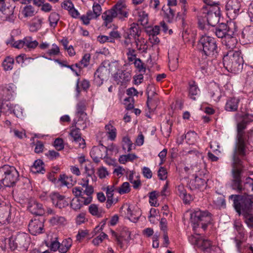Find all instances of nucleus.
Listing matches in <instances>:
<instances>
[{
    "label": "nucleus",
    "instance_id": "nucleus-31",
    "mask_svg": "<svg viewBox=\"0 0 253 253\" xmlns=\"http://www.w3.org/2000/svg\"><path fill=\"white\" fill-rule=\"evenodd\" d=\"M70 205L72 209L77 211L80 210L85 204H84V199H82L81 197L75 196L71 201Z\"/></svg>",
    "mask_w": 253,
    "mask_h": 253
},
{
    "label": "nucleus",
    "instance_id": "nucleus-21",
    "mask_svg": "<svg viewBox=\"0 0 253 253\" xmlns=\"http://www.w3.org/2000/svg\"><path fill=\"white\" fill-rule=\"evenodd\" d=\"M133 14L137 21L143 26H146L148 23V14L143 9L138 8L134 10Z\"/></svg>",
    "mask_w": 253,
    "mask_h": 253
},
{
    "label": "nucleus",
    "instance_id": "nucleus-40",
    "mask_svg": "<svg viewBox=\"0 0 253 253\" xmlns=\"http://www.w3.org/2000/svg\"><path fill=\"white\" fill-rule=\"evenodd\" d=\"M88 12L90 13V16H92L94 19H96L102 13L101 6L99 4L94 2L92 6V11L88 10Z\"/></svg>",
    "mask_w": 253,
    "mask_h": 253
},
{
    "label": "nucleus",
    "instance_id": "nucleus-44",
    "mask_svg": "<svg viewBox=\"0 0 253 253\" xmlns=\"http://www.w3.org/2000/svg\"><path fill=\"white\" fill-rule=\"evenodd\" d=\"M247 226L251 229H253V214L251 211H248L242 214Z\"/></svg>",
    "mask_w": 253,
    "mask_h": 253
},
{
    "label": "nucleus",
    "instance_id": "nucleus-47",
    "mask_svg": "<svg viewBox=\"0 0 253 253\" xmlns=\"http://www.w3.org/2000/svg\"><path fill=\"white\" fill-rule=\"evenodd\" d=\"M174 17L175 11L170 7H168V8L165 10V19L168 22L171 23L174 20Z\"/></svg>",
    "mask_w": 253,
    "mask_h": 253
},
{
    "label": "nucleus",
    "instance_id": "nucleus-35",
    "mask_svg": "<svg viewBox=\"0 0 253 253\" xmlns=\"http://www.w3.org/2000/svg\"><path fill=\"white\" fill-rule=\"evenodd\" d=\"M43 162L41 160H38L35 161L33 165L31 167V171L34 173H43L44 169L42 167Z\"/></svg>",
    "mask_w": 253,
    "mask_h": 253
},
{
    "label": "nucleus",
    "instance_id": "nucleus-41",
    "mask_svg": "<svg viewBox=\"0 0 253 253\" xmlns=\"http://www.w3.org/2000/svg\"><path fill=\"white\" fill-rule=\"evenodd\" d=\"M43 18L36 17L33 19V21L30 26V30L32 32H36L42 27Z\"/></svg>",
    "mask_w": 253,
    "mask_h": 253
},
{
    "label": "nucleus",
    "instance_id": "nucleus-62",
    "mask_svg": "<svg viewBox=\"0 0 253 253\" xmlns=\"http://www.w3.org/2000/svg\"><path fill=\"white\" fill-rule=\"evenodd\" d=\"M134 64L136 68L140 72H145V68L144 66V64L139 58L135 59L134 61Z\"/></svg>",
    "mask_w": 253,
    "mask_h": 253
},
{
    "label": "nucleus",
    "instance_id": "nucleus-11",
    "mask_svg": "<svg viewBox=\"0 0 253 253\" xmlns=\"http://www.w3.org/2000/svg\"><path fill=\"white\" fill-rule=\"evenodd\" d=\"M110 65L111 63L109 61H104L95 72L94 80L97 85L102 84L103 82L109 77L110 72L109 68Z\"/></svg>",
    "mask_w": 253,
    "mask_h": 253
},
{
    "label": "nucleus",
    "instance_id": "nucleus-51",
    "mask_svg": "<svg viewBox=\"0 0 253 253\" xmlns=\"http://www.w3.org/2000/svg\"><path fill=\"white\" fill-rule=\"evenodd\" d=\"M13 63L14 59L13 58L7 57L5 58L2 63L4 70L8 71L11 70L13 68Z\"/></svg>",
    "mask_w": 253,
    "mask_h": 253
},
{
    "label": "nucleus",
    "instance_id": "nucleus-8",
    "mask_svg": "<svg viewBox=\"0 0 253 253\" xmlns=\"http://www.w3.org/2000/svg\"><path fill=\"white\" fill-rule=\"evenodd\" d=\"M199 44L203 47V51L205 55L215 57L218 54V46L216 40L206 35L201 37Z\"/></svg>",
    "mask_w": 253,
    "mask_h": 253
},
{
    "label": "nucleus",
    "instance_id": "nucleus-64",
    "mask_svg": "<svg viewBox=\"0 0 253 253\" xmlns=\"http://www.w3.org/2000/svg\"><path fill=\"white\" fill-rule=\"evenodd\" d=\"M115 189L114 185H109L103 188L104 191L106 192L107 198L113 197L114 191Z\"/></svg>",
    "mask_w": 253,
    "mask_h": 253
},
{
    "label": "nucleus",
    "instance_id": "nucleus-46",
    "mask_svg": "<svg viewBox=\"0 0 253 253\" xmlns=\"http://www.w3.org/2000/svg\"><path fill=\"white\" fill-rule=\"evenodd\" d=\"M137 158L136 155L134 154H128L127 155H123L119 158V161L121 164H125L127 162H132Z\"/></svg>",
    "mask_w": 253,
    "mask_h": 253
},
{
    "label": "nucleus",
    "instance_id": "nucleus-53",
    "mask_svg": "<svg viewBox=\"0 0 253 253\" xmlns=\"http://www.w3.org/2000/svg\"><path fill=\"white\" fill-rule=\"evenodd\" d=\"M49 221L52 225L63 224L66 222V219L63 216L55 215L51 217Z\"/></svg>",
    "mask_w": 253,
    "mask_h": 253
},
{
    "label": "nucleus",
    "instance_id": "nucleus-25",
    "mask_svg": "<svg viewBox=\"0 0 253 253\" xmlns=\"http://www.w3.org/2000/svg\"><path fill=\"white\" fill-rule=\"evenodd\" d=\"M206 184V180L201 177L196 176L193 179H191L189 183V186L192 190L201 189Z\"/></svg>",
    "mask_w": 253,
    "mask_h": 253
},
{
    "label": "nucleus",
    "instance_id": "nucleus-28",
    "mask_svg": "<svg viewBox=\"0 0 253 253\" xmlns=\"http://www.w3.org/2000/svg\"><path fill=\"white\" fill-rule=\"evenodd\" d=\"M240 99L237 98H230L227 100L225 109L228 111H236L238 108Z\"/></svg>",
    "mask_w": 253,
    "mask_h": 253
},
{
    "label": "nucleus",
    "instance_id": "nucleus-43",
    "mask_svg": "<svg viewBox=\"0 0 253 253\" xmlns=\"http://www.w3.org/2000/svg\"><path fill=\"white\" fill-rule=\"evenodd\" d=\"M133 146V143L128 136H125L123 138L122 147L123 150H126L127 152H129L132 150Z\"/></svg>",
    "mask_w": 253,
    "mask_h": 253
},
{
    "label": "nucleus",
    "instance_id": "nucleus-59",
    "mask_svg": "<svg viewBox=\"0 0 253 253\" xmlns=\"http://www.w3.org/2000/svg\"><path fill=\"white\" fill-rule=\"evenodd\" d=\"M158 196L156 191H153L149 194V203L151 206L157 207L159 205L156 201L157 197Z\"/></svg>",
    "mask_w": 253,
    "mask_h": 253
},
{
    "label": "nucleus",
    "instance_id": "nucleus-16",
    "mask_svg": "<svg viewBox=\"0 0 253 253\" xmlns=\"http://www.w3.org/2000/svg\"><path fill=\"white\" fill-rule=\"evenodd\" d=\"M236 32L235 30H229V33L222 40V44L229 51L233 50L237 44V40L234 37Z\"/></svg>",
    "mask_w": 253,
    "mask_h": 253
},
{
    "label": "nucleus",
    "instance_id": "nucleus-37",
    "mask_svg": "<svg viewBox=\"0 0 253 253\" xmlns=\"http://www.w3.org/2000/svg\"><path fill=\"white\" fill-rule=\"evenodd\" d=\"M10 212L6 208H0V223L6 224L9 222Z\"/></svg>",
    "mask_w": 253,
    "mask_h": 253
},
{
    "label": "nucleus",
    "instance_id": "nucleus-24",
    "mask_svg": "<svg viewBox=\"0 0 253 253\" xmlns=\"http://www.w3.org/2000/svg\"><path fill=\"white\" fill-rule=\"evenodd\" d=\"M15 90V86L13 84L6 85L2 88V96L4 100L8 101L11 99L14 94Z\"/></svg>",
    "mask_w": 253,
    "mask_h": 253
},
{
    "label": "nucleus",
    "instance_id": "nucleus-52",
    "mask_svg": "<svg viewBox=\"0 0 253 253\" xmlns=\"http://www.w3.org/2000/svg\"><path fill=\"white\" fill-rule=\"evenodd\" d=\"M119 193L121 195L128 193L130 191V185L128 182H124L120 187L117 189Z\"/></svg>",
    "mask_w": 253,
    "mask_h": 253
},
{
    "label": "nucleus",
    "instance_id": "nucleus-13",
    "mask_svg": "<svg viewBox=\"0 0 253 253\" xmlns=\"http://www.w3.org/2000/svg\"><path fill=\"white\" fill-rule=\"evenodd\" d=\"M229 30L237 31V28L235 23H230L229 25L225 23H221L215 29L214 31L215 35L218 38L225 39V37L229 33Z\"/></svg>",
    "mask_w": 253,
    "mask_h": 253
},
{
    "label": "nucleus",
    "instance_id": "nucleus-15",
    "mask_svg": "<svg viewBox=\"0 0 253 253\" xmlns=\"http://www.w3.org/2000/svg\"><path fill=\"white\" fill-rule=\"evenodd\" d=\"M50 197L53 205L57 208L62 209L67 207L69 205V202L65 196L58 193H52Z\"/></svg>",
    "mask_w": 253,
    "mask_h": 253
},
{
    "label": "nucleus",
    "instance_id": "nucleus-36",
    "mask_svg": "<svg viewBox=\"0 0 253 253\" xmlns=\"http://www.w3.org/2000/svg\"><path fill=\"white\" fill-rule=\"evenodd\" d=\"M21 12L25 18L32 17L36 13L35 8L31 5L25 6L21 10Z\"/></svg>",
    "mask_w": 253,
    "mask_h": 253
},
{
    "label": "nucleus",
    "instance_id": "nucleus-5",
    "mask_svg": "<svg viewBox=\"0 0 253 253\" xmlns=\"http://www.w3.org/2000/svg\"><path fill=\"white\" fill-rule=\"evenodd\" d=\"M223 62L226 69L237 72L242 69L243 59L239 51L230 50L224 56Z\"/></svg>",
    "mask_w": 253,
    "mask_h": 253
},
{
    "label": "nucleus",
    "instance_id": "nucleus-2",
    "mask_svg": "<svg viewBox=\"0 0 253 253\" xmlns=\"http://www.w3.org/2000/svg\"><path fill=\"white\" fill-rule=\"evenodd\" d=\"M229 199L233 202V206L239 215L253 209V197L250 195H231Z\"/></svg>",
    "mask_w": 253,
    "mask_h": 253
},
{
    "label": "nucleus",
    "instance_id": "nucleus-4",
    "mask_svg": "<svg viewBox=\"0 0 253 253\" xmlns=\"http://www.w3.org/2000/svg\"><path fill=\"white\" fill-rule=\"evenodd\" d=\"M190 215V222L194 230L199 227L205 230L212 220L211 214L207 211L196 210L191 211Z\"/></svg>",
    "mask_w": 253,
    "mask_h": 253
},
{
    "label": "nucleus",
    "instance_id": "nucleus-18",
    "mask_svg": "<svg viewBox=\"0 0 253 253\" xmlns=\"http://www.w3.org/2000/svg\"><path fill=\"white\" fill-rule=\"evenodd\" d=\"M1 109L10 113H13L17 117L22 116L23 109L18 105H14L9 102L2 103Z\"/></svg>",
    "mask_w": 253,
    "mask_h": 253
},
{
    "label": "nucleus",
    "instance_id": "nucleus-33",
    "mask_svg": "<svg viewBox=\"0 0 253 253\" xmlns=\"http://www.w3.org/2000/svg\"><path fill=\"white\" fill-rule=\"evenodd\" d=\"M126 214L128 218L131 221L136 222L139 218L141 215V213L139 211L131 210L129 207L127 209Z\"/></svg>",
    "mask_w": 253,
    "mask_h": 253
},
{
    "label": "nucleus",
    "instance_id": "nucleus-7",
    "mask_svg": "<svg viewBox=\"0 0 253 253\" xmlns=\"http://www.w3.org/2000/svg\"><path fill=\"white\" fill-rule=\"evenodd\" d=\"M188 239L191 244L194 245L205 253H213L218 249L217 247L213 245L210 240L202 238L199 234L191 235Z\"/></svg>",
    "mask_w": 253,
    "mask_h": 253
},
{
    "label": "nucleus",
    "instance_id": "nucleus-22",
    "mask_svg": "<svg viewBox=\"0 0 253 253\" xmlns=\"http://www.w3.org/2000/svg\"><path fill=\"white\" fill-rule=\"evenodd\" d=\"M140 30L138 25L133 23L129 29L127 38L125 41V43L128 44L130 42V40L131 38L134 40L137 39L136 37H138L140 34Z\"/></svg>",
    "mask_w": 253,
    "mask_h": 253
},
{
    "label": "nucleus",
    "instance_id": "nucleus-56",
    "mask_svg": "<svg viewBox=\"0 0 253 253\" xmlns=\"http://www.w3.org/2000/svg\"><path fill=\"white\" fill-rule=\"evenodd\" d=\"M108 235L104 232H101L96 238H94L92 243L94 246H98L106 238H107Z\"/></svg>",
    "mask_w": 253,
    "mask_h": 253
},
{
    "label": "nucleus",
    "instance_id": "nucleus-54",
    "mask_svg": "<svg viewBox=\"0 0 253 253\" xmlns=\"http://www.w3.org/2000/svg\"><path fill=\"white\" fill-rule=\"evenodd\" d=\"M88 210L89 212L92 215L99 217L101 216V210L98 208L95 204H91L89 206Z\"/></svg>",
    "mask_w": 253,
    "mask_h": 253
},
{
    "label": "nucleus",
    "instance_id": "nucleus-63",
    "mask_svg": "<svg viewBox=\"0 0 253 253\" xmlns=\"http://www.w3.org/2000/svg\"><path fill=\"white\" fill-rule=\"evenodd\" d=\"M147 32L149 36H157L160 32V27L159 26H155L153 27H148L147 29Z\"/></svg>",
    "mask_w": 253,
    "mask_h": 253
},
{
    "label": "nucleus",
    "instance_id": "nucleus-60",
    "mask_svg": "<svg viewBox=\"0 0 253 253\" xmlns=\"http://www.w3.org/2000/svg\"><path fill=\"white\" fill-rule=\"evenodd\" d=\"M155 87L152 85H149L147 88V104L148 102L150 101L153 98V96L155 94L154 91Z\"/></svg>",
    "mask_w": 253,
    "mask_h": 253
},
{
    "label": "nucleus",
    "instance_id": "nucleus-1",
    "mask_svg": "<svg viewBox=\"0 0 253 253\" xmlns=\"http://www.w3.org/2000/svg\"><path fill=\"white\" fill-rule=\"evenodd\" d=\"M242 135L239 132V140L232 156V173L233 178L232 187L237 192L247 195V193L253 191V179L248 177L243 183L241 180V173L244 168V161L246 157V149Z\"/></svg>",
    "mask_w": 253,
    "mask_h": 253
},
{
    "label": "nucleus",
    "instance_id": "nucleus-38",
    "mask_svg": "<svg viewBox=\"0 0 253 253\" xmlns=\"http://www.w3.org/2000/svg\"><path fill=\"white\" fill-rule=\"evenodd\" d=\"M243 39H246L249 42H253V27L245 28L242 33Z\"/></svg>",
    "mask_w": 253,
    "mask_h": 253
},
{
    "label": "nucleus",
    "instance_id": "nucleus-3",
    "mask_svg": "<svg viewBox=\"0 0 253 253\" xmlns=\"http://www.w3.org/2000/svg\"><path fill=\"white\" fill-rule=\"evenodd\" d=\"M253 121V115L247 114L242 116L239 120L238 121L237 125V134L236 139V142L233 149V154L234 152V150L236 147V145L239 140V134L240 132L242 135V138L243 139V144L246 149V154L247 153L246 142L247 140L252 141L253 142V129L249 130L247 134L244 132V130L246 129L247 126L248 124Z\"/></svg>",
    "mask_w": 253,
    "mask_h": 253
},
{
    "label": "nucleus",
    "instance_id": "nucleus-12",
    "mask_svg": "<svg viewBox=\"0 0 253 253\" xmlns=\"http://www.w3.org/2000/svg\"><path fill=\"white\" fill-rule=\"evenodd\" d=\"M113 149V146L110 147H106L103 145L94 146L91 150L90 155L94 162L97 163L100 159L105 158L108 155V151H112Z\"/></svg>",
    "mask_w": 253,
    "mask_h": 253
},
{
    "label": "nucleus",
    "instance_id": "nucleus-50",
    "mask_svg": "<svg viewBox=\"0 0 253 253\" xmlns=\"http://www.w3.org/2000/svg\"><path fill=\"white\" fill-rule=\"evenodd\" d=\"M7 43L10 44L13 47L18 49L22 48L25 49L24 39L23 40L14 41L13 38L11 37L10 40H9L8 42H7Z\"/></svg>",
    "mask_w": 253,
    "mask_h": 253
},
{
    "label": "nucleus",
    "instance_id": "nucleus-6",
    "mask_svg": "<svg viewBox=\"0 0 253 253\" xmlns=\"http://www.w3.org/2000/svg\"><path fill=\"white\" fill-rule=\"evenodd\" d=\"M8 244L11 250L19 252L26 251L30 243V237L25 233H19L8 239Z\"/></svg>",
    "mask_w": 253,
    "mask_h": 253
},
{
    "label": "nucleus",
    "instance_id": "nucleus-45",
    "mask_svg": "<svg viewBox=\"0 0 253 253\" xmlns=\"http://www.w3.org/2000/svg\"><path fill=\"white\" fill-rule=\"evenodd\" d=\"M86 169V177L83 178L82 179L80 184L83 187L87 186L89 185V178L88 177H91L92 180L95 181L96 177L93 174V173H90L89 172L87 171V168L85 167Z\"/></svg>",
    "mask_w": 253,
    "mask_h": 253
},
{
    "label": "nucleus",
    "instance_id": "nucleus-10",
    "mask_svg": "<svg viewBox=\"0 0 253 253\" xmlns=\"http://www.w3.org/2000/svg\"><path fill=\"white\" fill-rule=\"evenodd\" d=\"M84 188H85L84 190H83V188L80 186H76L72 188V191L75 196L81 197L82 199H84V204L86 205L92 201L91 195L94 190L91 185H88Z\"/></svg>",
    "mask_w": 253,
    "mask_h": 253
},
{
    "label": "nucleus",
    "instance_id": "nucleus-58",
    "mask_svg": "<svg viewBox=\"0 0 253 253\" xmlns=\"http://www.w3.org/2000/svg\"><path fill=\"white\" fill-rule=\"evenodd\" d=\"M211 97H212L214 100H219L220 98V92L219 89L217 86H215L211 89L210 92Z\"/></svg>",
    "mask_w": 253,
    "mask_h": 253
},
{
    "label": "nucleus",
    "instance_id": "nucleus-57",
    "mask_svg": "<svg viewBox=\"0 0 253 253\" xmlns=\"http://www.w3.org/2000/svg\"><path fill=\"white\" fill-rule=\"evenodd\" d=\"M60 52L59 47L55 43L52 44L51 47L49 49L46 53L49 56H55Z\"/></svg>",
    "mask_w": 253,
    "mask_h": 253
},
{
    "label": "nucleus",
    "instance_id": "nucleus-48",
    "mask_svg": "<svg viewBox=\"0 0 253 253\" xmlns=\"http://www.w3.org/2000/svg\"><path fill=\"white\" fill-rule=\"evenodd\" d=\"M60 19L59 15L56 12L51 13L49 17L48 20L51 27L53 28L55 27L57 23Z\"/></svg>",
    "mask_w": 253,
    "mask_h": 253
},
{
    "label": "nucleus",
    "instance_id": "nucleus-23",
    "mask_svg": "<svg viewBox=\"0 0 253 253\" xmlns=\"http://www.w3.org/2000/svg\"><path fill=\"white\" fill-rule=\"evenodd\" d=\"M116 13V17L121 19L127 16V9L125 5L121 2H118L113 8Z\"/></svg>",
    "mask_w": 253,
    "mask_h": 253
},
{
    "label": "nucleus",
    "instance_id": "nucleus-32",
    "mask_svg": "<svg viewBox=\"0 0 253 253\" xmlns=\"http://www.w3.org/2000/svg\"><path fill=\"white\" fill-rule=\"evenodd\" d=\"M25 49L29 50L35 49L38 45V42L36 40H33L30 36L24 38Z\"/></svg>",
    "mask_w": 253,
    "mask_h": 253
},
{
    "label": "nucleus",
    "instance_id": "nucleus-19",
    "mask_svg": "<svg viewBox=\"0 0 253 253\" xmlns=\"http://www.w3.org/2000/svg\"><path fill=\"white\" fill-rule=\"evenodd\" d=\"M43 227V222L39 219L32 220L29 223L28 229L31 234L37 235L42 232Z\"/></svg>",
    "mask_w": 253,
    "mask_h": 253
},
{
    "label": "nucleus",
    "instance_id": "nucleus-39",
    "mask_svg": "<svg viewBox=\"0 0 253 253\" xmlns=\"http://www.w3.org/2000/svg\"><path fill=\"white\" fill-rule=\"evenodd\" d=\"M115 17H116V13L112 8L105 11L102 15V18L106 23H111Z\"/></svg>",
    "mask_w": 253,
    "mask_h": 253
},
{
    "label": "nucleus",
    "instance_id": "nucleus-27",
    "mask_svg": "<svg viewBox=\"0 0 253 253\" xmlns=\"http://www.w3.org/2000/svg\"><path fill=\"white\" fill-rule=\"evenodd\" d=\"M4 15V20L8 22L14 23L16 19V16L14 14V8L6 7L4 10H0Z\"/></svg>",
    "mask_w": 253,
    "mask_h": 253
},
{
    "label": "nucleus",
    "instance_id": "nucleus-61",
    "mask_svg": "<svg viewBox=\"0 0 253 253\" xmlns=\"http://www.w3.org/2000/svg\"><path fill=\"white\" fill-rule=\"evenodd\" d=\"M177 193L184 200L187 197L186 191L184 185L180 184L176 187Z\"/></svg>",
    "mask_w": 253,
    "mask_h": 253
},
{
    "label": "nucleus",
    "instance_id": "nucleus-26",
    "mask_svg": "<svg viewBox=\"0 0 253 253\" xmlns=\"http://www.w3.org/2000/svg\"><path fill=\"white\" fill-rule=\"evenodd\" d=\"M188 93L189 97L194 100H195L197 96H199L200 89L194 81L189 83Z\"/></svg>",
    "mask_w": 253,
    "mask_h": 253
},
{
    "label": "nucleus",
    "instance_id": "nucleus-30",
    "mask_svg": "<svg viewBox=\"0 0 253 253\" xmlns=\"http://www.w3.org/2000/svg\"><path fill=\"white\" fill-rule=\"evenodd\" d=\"M105 131L109 139L113 141L117 136V129L110 121L105 126Z\"/></svg>",
    "mask_w": 253,
    "mask_h": 253
},
{
    "label": "nucleus",
    "instance_id": "nucleus-49",
    "mask_svg": "<svg viewBox=\"0 0 253 253\" xmlns=\"http://www.w3.org/2000/svg\"><path fill=\"white\" fill-rule=\"evenodd\" d=\"M85 104L84 101H82L79 102L76 106V115H81L84 117L86 116L84 112Z\"/></svg>",
    "mask_w": 253,
    "mask_h": 253
},
{
    "label": "nucleus",
    "instance_id": "nucleus-34",
    "mask_svg": "<svg viewBox=\"0 0 253 253\" xmlns=\"http://www.w3.org/2000/svg\"><path fill=\"white\" fill-rule=\"evenodd\" d=\"M72 245V240L68 238L64 239L62 242L60 243L59 252L61 253H66L70 249Z\"/></svg>",
    "mask_w": 253,
    "mask_h": 253
},
{
    "label": "nucleus",
    "instance_id": "nucleus-9",
    "mask_svg": "<svg viewBox=\"0 0 253 253\" xmlns=\"http://www.w3.org/2000/svg\"><path fill=\"white\" fill-rule=\"evenodd\" d=\"M220 7L218 5L211 7L209 9H203L202 17L205 18L209 25L214 26L219 22L221 15Z\"/></svg>",
    "mask_w": 253,
    "mask_h": 253
},
{
    "label": "nucleus",
    "instance_id": "nucleus-42",
    "mask_svg": "<svg viewBox=\"0 0 253 253\" xmlns=\"http://www.w3.org/2000/svg\"><path fill=\"white\" fill-rule=\"evenodd\" d=\"M136 47L137 49L142 52H146L148 46L146 44V41L142 38H137L135 40Z\"/></svg>",
    "mask_w": 253,
    "mask_h": 253
},
{
    "label": "nucleus",
    "instance_id": "nucleus-20",
    "mask_svg": "<svg viewBox=\"0 0 253 253\" xmlns=\"http://www.w3.org/2000/svg\"><path fill=\"white\" fill-rule=\"evenodd\" d=\"M28 209L32 214L42 215L44 214V210L42 204L32 200L29 202Z\"/></svg>",
    "mask_w": 253,
    "mask_h": 253
},
{
    "label": "nucleus",
    "instance_id": "nucleus-14",
    "mask_svg": "<svg viewBox=\"0 0 253 253\" xmlns=\"http://www.w3.org/2000/svg\"><path fill=\"white\" fill-rule=\"evenodd\" d=\"M241 5L238 0H229L226 5L227 15L231 19H235L239 13Z\"/></svg>",
    "mask_w": 253,
    "mask_h": 253
},
{
    "label": "nucleus",
    "instance_id": "nucleus-55",
    "mask_svg": "<svg viewBox=\"0 0 253 253\" xmlns=\"http://www.w3.org/2000/svg\"><path fill=\"white\" fill-rule=\"evenodd\" d=\"M76 117L77 118H78V120H76V119L74 120V122L76 123V125H77L79 127L84 129L86 127V116L83 117L81 115H76Z\"/></svg>",
    "mask_w": 253,
    "mask_h": 253
},
{
    "label": "nucleus",
    "instance_id": "nucleus-29",
    "mask_svg": "<svg viewBox=\"0 0 253 253\" xmlns=\"http://www.w3.org/2000/svg\"><path fill=\"white\" fill-rule=\"evenodd\" d=\"M130 79V76L128 73H125L120 71L114 76V80L118 84L122 85L124 83H126Z\"/></svg>",
    "mask_w": 253,
    "mask_h": 253
},
{
    "label": "nucleus",
    "instance_id": "nucleus-17",
    "mask_svg": "<svg viewBox=\"0 0 253 253\" xmlns=\"http://www.w3.org/2000/svg\"><path fill=\"white\" fill-rule=\"evenodd\" d=\"M71 140L75 143L77 147L84 148L85 145V140L81 137L80 128H73L70 133Z\"/></svg>",
    "mask_w": 253,
    "mask_h": 253
}]
</instances>
